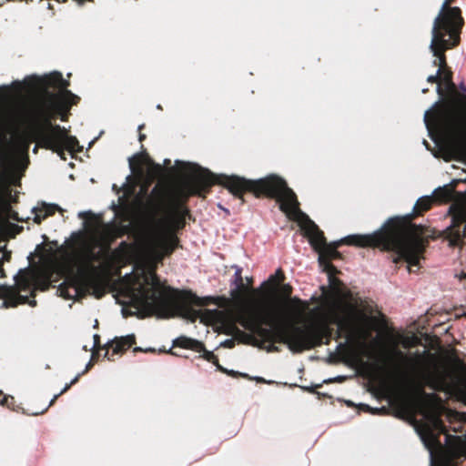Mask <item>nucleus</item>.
Here are the masks:
<instances>
[{
	"mask_svg": "<svg viewBox=\"0 0 466 466\" xmlns=\"http://www.w3.org/2000/svg\"><path fill=\"white\" fill-rule=\"evenodd\" d=\"M433 198H420L413 208L412 214L404 217H393L371 234L349 235L339 240L328 242L322 232V273H326L329 285H322V340L329 339L326 302L329 299L337 313L335 323L339 338L345 339L344 343L338 345L339 352L344 357L358 356L370 337L373 319L353 304L351 291L339 279L341 274L332 260L342 259L338 248L342 245L357 248H379L389 254V259L396 265L408 264L417 267L424 258V252L429 245L428 237L424 236V228L412 223L415 217L431 209Z\"/></svg>",
	"mask_w": 466,
	"mask_h": 466,
	"instance_id": "f257e3e1",
	"label": "nucleus"
},
{
	"mask_svg": "<svg viewBox=\"0 0 466 466\" xmlns=\"http://www.w3.org/2000/svg\"><path fill=\"white\" fill-rule=\"evenodd\" d=\"M290 284H280L260 306L240 315L239 324L268 343V351H278L274 344H285L293 352L320 345V297L310 302L292 296Z\"/></svg>",
	"mask_w": 466,
	"mask_h": 466,
	"instance_id": "f03ea898",
	"label": "nucleus"
},
{
	"mask_svg": "<svg viewBox=\"0 0 466 466\" xmlns=\"http://www.w3.org/2000/svg\"><path fill=\"white\" fill-rule=\"evenodd\" d=\"M221 185L234 197L244 203V194L251 193L256 198L275 199L279 204V209L289 219L295 221L301 234L310 244L317 254V261L320 266V229L319 226L301 211L295 192L289 187L287 182L277 175L252 180L232 175H215L207 168L197 166L188 175L184 183L187 195L206 198L214 185Z\"/></svg>",
	"mask_w": 466,
	"mask_h": 466,
	"instance_id": "7ed1b4c3",
	"label": "nucleus"
},
{
	"mask_svg": "<svg viewBox=\"0 0 466 466\" xmlns=\"http://www.w3.org/2000/svg\"><path fill=\"white\" fill-rule=\"evenodd\" d=\"M143 278L144 284L130 288L132 306L139 310L141 318L157 315L169 319L179 315L194 321L200 311L192 309L190 305L205 307L218 300L214 297H198L191 290L178 291L165 286L155 271L144 274Z\"/></svg>",
	"mask_w": 466,
	"mask_h": 466,
	"instance_id": "20e7f679",
	"label": "nucleus"
},
{
	"mask_svg": "<svg viewBox=\"0 0 466 466\" xmlns=\"http://www.w3.org/2000/svg\"><path fill=\"white\" fill-rule=\"evenodd\" d=\"M97 242L87 238L84 232H73L71 239L67 242V248L71 250L74 259L82 266L80 277H70L58 287L60 295L65 299H72L82 291L92 290L96 299L106 294L107 279L100 274V267L95 262L111 259V256H118L127 248V243L122 241L119 247L113 251L109 245L104 246L96 252Z\"/></svg>",
	"mask_w": 466,
	"mask_h": 466,
	"instance_id": "39448f33",
	"label": "nucleus"
},
{
	"mask_svg": "<svg viewBox=\"0 0 466 466\" xmlns=\"http://www.w3.org/2000/svg\"><path fill=\"white\" fill-rule=\"evenodd\" d=\"M444 86L446 94L438 85L441 100L425 112L424 122L428 129L434 127L446 139L447 160H460L466 157V95L458 90L453 80Z\"/></svg>",
	"mask_w": 466,
	"mask_h": 466,
	"instance_id": "423d86ee",
	"label": "nucleus"
},
{
	"mask_svg": "<svg viewBox=\"0 0 466 466\" xmlns=\"http://www.w3.org/2000/svg\"><path fill=\"white\" fill-rule=\"evenodd\" d=\"M425 418L420 435L430 451L431 466H460L466 460V438L449 434L437 412H429Z\"/></svg>",
	"mask_w": 466,
	"mask_h": 466,
	"instance_id": "0eeeda50",
	"label": "nucleus"
},
{
	"mask_svg": "<svg viewBox=\"0 0 466 466\" xmlns=\"http://www.w3.org/2000/svg\"><path fill=\"white\" fill-rule=\"evenodd\" d=\"M430 356L428 351H416L407 354L397 344L384 345L378 355L377 360L385 374L390 378L401 381H410Z\"/></svg>",
	"mask_w": 466,
	"mask_h": 466,
	"instance_id": "6e6552de",
	"label": "nucleus"
},
{
	"mask_svg": "<svg viewBox=\"0 0 466 466\" xmlns=\"http://www.w3.org/2000/svg\"><path fill=\"white\" fill-rule=\"evenodd\" d=\"M169 194L166 187L156 185L146 200V208L152 215V219L157 229L166 228L167 234H174L186 227V219L191 218L189 208L186 201L176 200L173 202L172 210L167 219L157 218V216L167 208Z\"/></svg>",
	"mask_w": 466,
	"mask_h": 466,
	"instance_id": "1a4fd4ad",
	"label": "nucleus"
},
{
	"mask_svg": "<svg viewBox=\"0 0 466 466\" xmlns=\"http://www.w3.org/2000/svg\"><path fill=\"white\" fill-rule=\"evenodd\" d=\"M15 119L24 126V130L16 137V142L22 151L27 153L31 143L36 142L46 148L45 141L47 137V128L45 120L38 123L29 116L24 104L19 101L14 109Z\"/></svg>",
	"mask_w": 466,
	"mask_h": 466,
	"instance_id": "9d476101",
	"label": "nucleus"
},
{
	"mask_svg": "<svg viewBox=\"0 0 466 466\" xmlns=\"http://www.w3.org/2000/svg\"><path fill=\"white\" fill-rule=\"evenodd\" d=\"M25 106L29 116L37 122L42 123L47 115L50 116V123L59 116L62 121H67L70 109H66L63 102L57 99V95L47 96H27L20 100Z\"/></svg>",
	"mask_w": 466,
	"mask_h": 466,
	"instance_id": "9b49d317",
	"label": "nucleus"
},
{
	"mask_svg": "<svg viewBox=\"0 0 466 466\" xmlns=\"http://www.w3.org/2000/svg\"><path fill=\"white\" fill-rule=\"evenodd\" d=\"M462 31L453 29H441L439 27H432L431 30V42L430 49L433 56L436 57L432 64L438 66L439 73L444 69L449 68L447 64L446 51L458 46L461 43V35Z\"/></svg>",
	"mask_w": 466,
	"mask_h": 466,
	"instance_id": "f8f14e48",
	"label": "nucleus"
},
{
	"mask_svg": "<svg viewBox=\"0 0 466 466\" xmlns=\"http://www.w3.org/2000/svg\"><path fill=\"white\" fill-rule=\"evenodd\" d=\"M466 191L457 193V203L449 208L451 225L444 234L451 247H462L466 244Z\"/></svg>",
	"mask_w": 466,
	"mask_h": 466,
	"instance_id": "ddd939ff",
	"label": "nucleus"
},
{
	"mask_svg": "<svg viewBox=\"0 0 466 466\" xmlns=\"http://www.w3.org/2000/svg\"><path fill=\"white\" fill-rule=\"evenodd\" d=\"M45 124L47 128V137L45 141L46 149L52 150L58 155L64 154L65 150L70 152H81L82 147L76 137L69 136L67 130L59 125L50 123V116L44 115Z\"/></svg>",
	"mask_w": 466,
	"mask_h": 466,
	"instance_id": "4468645a",
	"label": "nucleus"
},
{
	"mask_svg": "<svg viewBox=\"0 0 466 466\" xmlns=\"http://www.w3.org/2000/svg\"><path fill=\"white\" fill-rule=\"evenodd\" d=\"M23 85L28 96H47L54 95L49 92V88H57L60 94L64 90H68L69 82L63 78L60 72H53L45 76H32L25 78Z\"/></svg>",
	"mask_w": 466,
	"mask_h": 466,
	"instance_id": "2eb2a0df",
	"label": "nucleus"
},
{
	"mask_svg": "<svg viewBox=\"0 0 466 466\" xmlns=\"http://www.w3.org/2000/svg\"><path fill=\"white\" fill-rule=\"evenodd\" d=\"M454 2L455 0H444L438 15L434 19L432 27L462 31L464 18L460 7L451 6Z\"/></svg>",
	"mask_w": 466,
	"mask_h": 466,
	"instance_id": "dca6fc26",
	"label": "nucleus"
},
{
	"mask_svg": "<svg viewBox=\"0 0 466 466\" xmlns=\"http://www.w3.org/2000/svg\"><path fill=\"white\" fill-rule=\"evenodd\" d=\"M136 343L135 335H127L125 337L115 338L111 342H108L106 347L105 357L108 360H114L115 354H122Z\"/></svg>",
	"mask_w": 466,
	"mask_h": 466,
	"instance_id": "f3484780",
	"label": "nucleus"
},
{
	"mask_svg": "<svg viewBox=\"0 0 466 466\" xmlns=\"http://www.w3.org/2000/svg\"><path fill=\"white\" fill-rule=\"evenodd\" d=\"M0 297L5 299L3 302L4 308L16 307L19 304L28 302L26 296L20 295L13 288L9 287H0Z\"/></svg>",
	"mask_w": 466,
	"mask_h": 466,
	"instance_id": "a211bd4d",
	"label": "nucleus"
},
{
	"mask_svg": "<svg viewBox=\"0 0 466 466\" xmlns=\"http://www.w3.org/2000/svg\"><path fill=\"white\" fill-rule=\"evenodd\" d=\"M146 163L152 165L157 172L162 170L161 166L159 164H155L153 160L148 157V154L146 152V150H143L141 153H138L129 158V167L133 173L142 174V166Z\"/></svg>",
	"mask_w": 466,
	"mask_h": 466,
	"instance_id": "6ab92c4d",
	"label": "nucleus"
},
{
	"mask_svg": "<svg viewBox=\"0 0 466 466\" xmlns=\"http://www.w3.org/2000/svg\"><path fill=\"white\" fill-rule=\"evenodd\" d=\"M410 397L419 406H425L428 402L439 399L435 393H427L420 383L414 382L410 384Z\"/></svg>",
	"mask_w": 466,
	"mask_h": 466,
	"instance_id": "aec40b11",
	"label": "nucleus"
},
{
	"mask_svg": "<svg viewBox=\"0 0 466 466\" xmlns=\"http://www.w3.org/2000/svg\"><path fill=\"white\" fill-rule=\"evenodd\" d=\"M0 405H2L3 407H6V408L10 409L11 410H14L16 412L21 411L23 414H25L27 416H37V415L44 414L50 407L48 405L47 407L44 408L41 410H25L24 408L20 407L19 405H15V400L13 396L4 395V394L0 397Z\"/></svg>",
	"mask_w": 466,
	"mask_h": 466,
	"instance_id": "412c9836",
	"label": "nucleus"
},
{
	"mask_svg": "<svg viewBox=\"0 0 466 466\" xmlns=\"http://www.w3.org/2000/svg\"><path fill=\"white\" fill-rule=\"evenodd\" d=\"M179 239L174 234L165 233L159 240L158 248L160 249L161 258L170 256L178 247Z\"/></svg>",
	"mask_w": 466,
	"mask_h": 466,
	"instance_id": "4be33fe9",
	"label": "nucleus"
},
{
	"mask_svg": "<svg viewBox=\"0 0 466 466\" xmlns=\"http://www.w3.org/2000/svg\"><path fill=\"white\" fill-rule=\"evenodd\" d=\"M61 210V208L56 204L42 203L41 207H37L33 209V212L35 213L34 221L36 224H40L46 218L53 216L56 211Z\"/></svg>",
	"mask_w": 466,
	"mask_h": 466,
	"instance_id": "5701e85b",
	"label": "nucleus"
},
{
	"mask_svg": "<svg viewBox=\"0 0 466 466\" xmlns=\"http://www.w3.org/2000/svg\"><path fill=\"white\" fill-rule=\"evenodd\" d=\"M174 347H179L182 349L192 350L196 352H202L204 350V343L199 340L180 336L176 339L173 342Z\"/></svg>",
	"mask_w": 466,
	"mask_h": 466,
	"instance_id": "b1692460",
	"label": "nucleus"
},
{
	"mask_svg": "<svg viewBox=\"0 0 466 466\" xmlns=\"http://www.w3.org/2000/svg\"><path fill=\"white\" fill-rule=\"evenodd\" d=\"M249 292H254V290L249 289V288L244 282H241L236 285L235 288L230 290V297L236 302L242 303L245 301L247 294Z\"/></svg>",
	"mask_w": 466,
	"mask_h": 466,
	"instance_id": "393cba45",
	"label": "nucleus"
},
{
	"mask_svg": "<svg viewBox=\"0 0 466 466\" xmlns=\"http://www.w3.org/2000/svg\"><path fill=\"white\" fill-rule=\"evenodd\" d=\"M57 99L64 103L66 110L71 109L72 106L78 104L80 97L73 94L70 90H64L57 95Z\"/></svg>",
	"mask_w": 466,
	"mask_h": 466,
	"instance_id": "a878e982",
	"label": "nucleus"
},
{
	"mask_svg": "<svg viewBox=\"0 0 466 466\" xmlns=\"http://www.w3.org/2000/svg\"><path fill=\"white\" fill-rule=\"evenodd\" d=\"M15 284L18 291H27L33 285V279L27 272H21L15 278Z\"/></svg>",
	"mask_w": 466,
	"mask_h": 466,
	"instance_id": "bb28decb",
	"label": "nucleus"
},
{
	"mask_svg": "<svg viewBox=\"0 0 466 466\" xmlns=\"http://www.w3.org/2000/svg\"><path fill=\"white\" fill-rule=\"evenodd\" d=\"M93 366V363L92 361L90 360L85 370L82 372V373H79L77 374L69 383H67L64 389L58 393V394H56L53 399L50 400L49 402V406H53L55 404V402L56 401V400L61 396L63 395L64 393H66L74 384H76L78 380H79V378L81 377V375L85 374L86 372H87L91 367Z\"/></svg>",
	"mask_w": 466,
	"mask_h": 466,
	"instance_id": "cd10ccee",
	"label": "nucleus"
},
{
	"mask_svg": "<svg viewBox=\"0 0 466 466\" xmlns=\"http://www.w3.org/2000/svg\"><path fill=\"white\" fill-rule=\"evenodd\" d=\"M202 352H203V358H204L206 360H208V361H209V362L213 363L214 365H216V366H217V368H218L219 370H221V371H223V372H226V373H228V374H231V375L236 376L237 372H235V371H233V370H231V371H228L227 370H225L224 368H222V367L220 366L218 356H216L212 351H208V350H207L204 348V350H202Z\"/></svg>",
	"mask_w": 466,
	"mask_h": 466,
	"instance_id": "c85d7f7f",
	"label": "nucleus"
},
{
	"mask_svg": "<svg viewBox=\"0 0 466 466\" xmlns=\"http://www.w3.org/2000/svg\"><path fill=\"white\" fill-rule=\"evenodd\" d=\"M285 275L281 268L277 269L274 275H271L268 281L264 282V286L271 285L274 290L284 281Z\"/></svg>",
	"mask_w": 466,
	"mask_h": 466,
	"instance_id": "c756f323",
	"label": "nucleus"
},
{
	"mask_svg": "<svg viewBox=\"0 0 466 466\" xmlns=\"http://www.w3.org/2000/svg\"><path fill=\"white\" fill-rule=\"evenodd\" d=\"M434 196L436 198H438L441 201H447L450 198L451 192L445 187H443V188L440 187L435 190Z\"/></svg>",
	"mask_w": 466,
	"mask_h": 466,
	"instance_id": "7c9ffc66",
	"label": "nucleus"
},
{
	"mask_svg": "<svg viewBox=\"0 0 466 466\" xmlns=\"http://www.w3.org/2000/svg\"><path fill=\"white\" fill-rule=\"evenodd\" d=\"M79 217L84 218H90L92 220L91 222L94 223V228H98L102 224L100 218L94 215L92 212L80 213Z\"/></svg>",
	"mask_w": 466,
	"mask_h": 466,
	"instance_id": "2f4dec72",
	"label": "nucleus"
},
{
	"mask_svg": "<svg viewBox=\"0 0 466 466\" xmlns=\"http://www.w3.org/2000/svg\"><path fill=\"white\" fill-rule=\"evenodd\" d=\"M452 77H453V73H452L451 69L450 67L446 68L441 74L440 83L441 82L443 85H446L447 83H450L451 81H452Z\"/></svg>",
	"mask_w": 466,
	"mask_h": 466,
	"instance_id": "473e14b6",
	"label": "nucleus"
},
{
	"mask_svg": "<svg viewBox=\"0 0 466 466\" xmlns=\"http://www.w3.org/2000/svg\"><path fill=\"white\" fill-rule=\"evenodd\" d=\"M221 315V312L218 309H205L204 316L207 318L214 319L217 316Z\"/></svg>",
	"mask_w": 466,
	"mask_h": 466,
	"instance_id": "72a5a7b5",
	"label": "nucleus"
},
{
	"mask_svg": "<svg viewBox=\"0 0 466 466\" xmlns=\"http://www.w3.org/2000/svg\"><path fill=\"white\" fill-rule=\"evenodd\" d=\"M234 281H233V284L234 286L241 283V282H244L243 281V277H242V270L241 268H238L237 271L235 272V275H234Z\"/></svg>",
	"mask_w": 466,
	"mask_h": 466,
	"instance_id": "f704fd0d",
	"label": "nucleus"
},
{
	"mask_svg": "<svg viewBox=\"0 0 466 466\" xmlns=\"http://www.w3.org/2000/svg\"><path fill=\"white\" fill-rule=\"evenodd\" d=\"M441 74V73H439V71L437 70L436 75H431V76H428L427 82H429L431 84L437 83L439 85L440 84Z\"/></svg>",
	"mask_w": 466,
	"mask_h": 466,
	"instance_id": "c9c22d12",
	"label": "nucleus"
},
{
	"mask_svg": "<svg viewBox=\"0 0 466 466\" xmlns=\"http://www.w3.org/2000/svg\"><path fill=\"white\" fill-rule=\"evenodd\" d=\"M228 335L238 334L241 335L243 332L235 325L231 324L228 328V330L226 332Z\"/></svg>",
	"mask_w": 466,
	"mask_h": 466,
	"instance_id": "e433bc0d",
	"label": "nucleus"
},
{
	"mask_svg": "<svg viewBox=\"0 0 466 466\" xmlns=\"http://www.w3.org/2000/svg\"><path fill=\"white\" fill-rule=\"evenodd\" d=\"M7 87L5 86H0V101L5 100L7 96Z\"/></svg>",
	"mask_w": 466,
	"mask_h": 466,
	"instance_id": "4c0bfd02",
	"label": "nucleus"
},
{
	"mask_svg": "<svg viewBox=\"0 0 466 466\" xmlns=\"http://www.w3.org/2000/svg\"><path fill=\"white\" fill-rule=\"evenodd\" d=\"M144 127H145V124H142V125H140L138 127V132H139V134H138V140H139V142H143L146 139V137H147L145 134L141 133V130Z\"/></svg>",
	"mask_w": 466,
	"mask_h": 466,
	"instance_id": "58836bf2",
	"label": "nucleus"
},
{
	"mask_svg": "<svg viewBox=\"0 0 466 466\" xmlns=\"http://www.w3.org/2000/svg\"><path fill=\"white\" fill-rule=\"evenodd\" d=\"M223 346L228 349H231L235 346V340L234 339H227L224 341Z\"/></svg>",
	"mask_w": 466,
	"mask_h": 466,
	"instance_id": "ea45409f",
	"label": "nucleus"
},
{
	"mask_svg": "<svg viewBox=\"0 0 466 466\" xmlns=\"http://www.w3.org/2000/svg\"><path fill=\"white\" fill-rule=\"evenodd\" d=\"M461 416L459 412L450 410L448 413L449 419H458V417Z\"/></svg>",
	"mask_w": 466,
	"mask_h": 466,
	"instance_id": "a19ab883",
	"label": "nucleus"
},
{
	"mask_svg": "<svg viewBox=\"0 0 466 466\" xmlns=\"http://www.w3.org/2000/svg\"><path fill=\"white\" fill-rule=\"evenodd\" d=\"M100 343V337L97 334L94 335V347H98Z\"/></svg>",
	"mask_w": 466,
	"mask_h": 466,
	"instance_id": "79ce46f5",
	"label": "nucleus"
},
{
	"mask_svg": "<svg viewBox=\"0 0 466 466\" xmlns=\"http://www.w3.org/2000/svg\"><path fill=\"white\" fill-rule=\"evenodd\" d=\"M156 258L158 260V261H161L164 258H161V253H160V249L157 248V249L156 250Z\"/></svg>",
	"mask_w": 466,
	"mask_h": 466,
	"instance_id": "37998d69",
	"label": "nucleus"
},
{
	"mask_svg": "<svg viewBox=\"0 0 466 466\" xmlns=\"http://www.w3.org/2000/svg\"><path fill=\"white\" fill-rule=\"evenodd\" d=\"M460 89H461V91L462 92V94H464V95H465V93H466V86H465L463 83H461V84L460 85Z\"/></svg>",
	"mask_w": 466,
	"mask_h": 466,
	"instance_id": "c03bdc74",
	"label": "nucleus"
},
{
	"mask_svg": "<svg viewBox=\"0 0 466 466\" xmlns=\"http://www.w3.org/2000/svg\"><path fill=\"white\" fill-rule=\"evenodd\" d=\"M41 147V146H40L38 143H36L35 147H34V149H33V152H34V153H37V151H38V147Z\"/></svg>",
	"mask_w": 466,
	"mask_h": 466,
	"instance_id": "a18cd8bd",
	"label": "nucleus"
},
{
	"mask_svg": "<svg viewBox=\"0 0 466 466\" xmlns=\"http://www.w3.org/2000/svg\"><path fill=\"white\" fill-rule=\"evenodd\" d=\"M170 163H171V162H170V160H169V159H165V161H164V164H165L166 166L170 165Z\"/></svg>",
	"mask_w": 466,
	"mask_h": 466,
	"instance_id": "49530a36",
	"label": "nucleus"
},
{
	"mask_svg": "<svg viewBox=\"0 0 466 466\" xmlns=\"http://www.w3.org/2000/svg\"><path fill=\"white\" fill-rule=\"evenodd\" d=\"M48 289V281L45 283V287L42 289L43 290H46Z\"/></svg>",
	"mask_w": 466,
	"mask_h": 466,
	"instance_id": "de8ad7c7",
	"label": "nucleus"
},
{
	"mask_svg": "<svg viewBox=\"0 0 466 466\" xmlns=\"http://www.w3.org/2000/svg\"><path fill=\"white\" fill-rule=\"evenodd\" d=\"M134 351L137 352V351H143V350L139 347H137L134 349Z\"/></svg>",
	"mask_w": 466,
	"mask_h": 466,
	"instance_id": "09e8293b",
	"label": "nucleus"
},
{
	"mask_svg": "<svg viewBox=\"0 0 466 466\" xmlns=\"http://www.w3.org/2000/svg\"><path fill=\"white\" fill-rule=\"evenodd\" d=\"M113 189L114 190H116V192L118 193L119 192V189H117V187L116 184L113 185Z\"/></svg>",
	"mask_w": 466,
	"mask_h": 466,
	"instance_id": "8fccbe9b",
	"label": "nucleus"
},
{
	"mask_svg": "<svg viewBox=\"0 0 466 466\" xmlns=\"http://www.w3.org/2000/svg\"><path fill=\"white\" fill-rule=\"evenodd\" d=\"M60 251H62V252H66V248H65L64 246H62V247L60 248Z\"/></svg>",
	"mask_w": 466,
	"mask_h": 466,
	"instance_id": "3c124183",
	"label": "nucleus"
},
{
	"mask_svg": "<svg viewBox=\"0 0 466 466\" xmlns=\"http://www.w3.org/2000/svg\"><path fill=\"white\" fill-rule=\"evenodd\" d=\"M30 305L35 306L36 304V301L34 300L33 302H29Z\"/></svg>",
	"mask_w": 466,
	"mask_h": 466,
	"instance_id": "603ef678",
	"label": "nucleus"
},
{
	"mask_svg": "<svg viewBox=\"0 0 466 466\" xmlns=\"http://www.w3.org/2000/svg\"><path fill=\"white\" fill-rule=\"evenodd\" d=\"M427 92H428V88H423V89H422V93H424V94H425V93H427Z\"/></svg>",
	"mask_w": 466,
	"mask_h": 466,
	"instance_id": "864d4df0",
	"label": "nucleus"
},
{
	"mask_svg": "<svg viewBox=\"0 0 466 466\" xmlns=\"http://www.w3.org/2000/svg\"><path fill=\"white\" fill-rule=\"evenodd\" d=\"M317 395L319 396L318 398L320 399V394L319 392L316 391Z\"/></svg>",
	"mask_w": 466,
	"mask_h": 466,
	"instance_id": "5fc2aeb1",
	"label": "nucleus"
},
{
	"mask_svg": "<svg viewBox=\"0 0 466 466\" xmlns=\"http://www.w3.org/2000/svg\"><path fill=\"white\" fill-rule=\"evenodd\" d=\"M95 355H96V353H95V352H93V353H92V359H94V358H95Z\"/></svg>",
	"mask_w": 466,
	"mask_h": 466,
	"instance_id": "6e6d98bb",
	"label": "nucleus"
},
{
	"mask_svg": "<svg viewBox=\"0 0 466 466\" xmlns=\"http://www.w3.org/2000/svg\"><path fill=\"white\" fill-rule=\"evenodd\" d=\"M319 387H320V385H316V386H315V390H316V389H318V388H319Z\"/></svg>",
	"mask_w": 466,
	"mask_h": 466,
	"instance_id": "4d7b16f0",
	"label": "nucleus"
},
{
	"mask_svg": "<svg viewBox=\"0 0 466 466\" xmlns=\"http://www.w3.org/2000/svg\"><path fill=\"white\" fill-rule=\"evenodd\" d=\"M461 278L466 279V274H464V273H463V275H462V277H461Z\"/></svg>",
	"mask_w": 466,
	"mask_h": 466,
	"instance_id": "13d9d810",
	"label": "nucleus"
},
{
	"mask_svg": "<svg viewBox=\"0 0 466 466\" xmlns=\"http://www.w3.org/2000/svg\"><path fill=\"white\" fill-rule=\"evenodd\" d=\"M3 395V391L0 390V397Z\"/></svg>",
	"mask_w": 466,
	"mask_h": 466,
	"instance_id": "bf43d9fd",
	"label": "nucleus"
}]
</instances>
